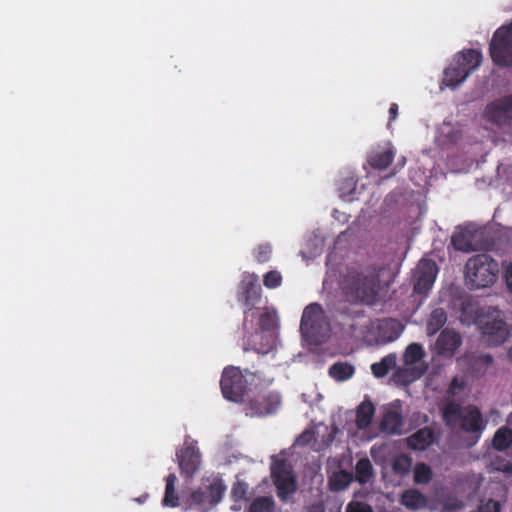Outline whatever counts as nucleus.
Listing matches in <instances>:
<instances>
[{
	"mask_svg": "<svg viewBox=\"0 0 512 512\" xmlns=\"http://www.w3.org/2000/svg\"><path fill=\"white\" fill-rule=\"evenodd\" d=\"M375 415V406L369 399H364L356 408L355 423L358 429L369 427Z\"/></svg>",
	"mask_w": 512,
	"mask_h": 512,
	"instance_id": "nucleus-23",
	"label": "nucleus"
},
{
	"mask_svg": "<svg viewBox=\"0 0 512 512\" xmlns=\"http://www.w3.org/2000/svg\"><path fill=\"white\" fill-rule=\"evenodd\" d=\"M499 273L498 263L487 254L475 255L465 265V284L470 289H483L492 286Z\"/></svg>",
	"mask_w": 512,
	"mask_h": 512,
	"instance_id": "nucleus-2",
	"label": "nucleus"
},
{
	"mask_svg": "<svg viewBox=\"0 0 512 512\" xmlns=\"http://www.w3.org/2000/svg\"><path fill=\"white\" fill-rule=\"evenodd\" d=\"M389 114H390V121H393L396 119L397 115H398V105L393 103L391 104L390 108H389Z\"/></svg>",
	"mask_w": 512,
	"mask_h": 512,
	"instance_id": "nucleus-49",
	"label": "nucleus"
},
{
	"mask_svg": "<svg viewBox=\"0 0 512 512\" xmlns=\"http://www.w3.org/2000/svg\"><path fill=\"white\" fill-rule=\"evenodd\" d=\"M176 460L181 473L185 479L192 478L201 467V453L197 442L187 438L183 446L176 453Z\"/></svg>",
	"mask_w": 512,
	"mask_h": 512,
	"instance_id": "nucleus-13",
	"label": "nucleus"
},
{
	"mask_svg": "<svg viewBox=\"0 0 512 512\" xmlns=\"http://www.w3.org/2000/svg\"><path fill=\"white\" fill-rule=\"evenodd\" d=\"M402 329L401 324L396 320H378L367 329L364 339L370 345L384 344L397 339Z\"/></svg>",
	"mask_w": 512,
	"mask_h": 512,
	"instance_id": "nucleus-14",
	"label": "nucleus"
},
{
	"mask_svg": "<svg viewBox=\"0 0 512 512\" xmlns=\"http://www.w3.org/2000/svg\"><path fill=\"white\" fill-rule=\"evenodd\" d=\"M336 429L323 424H319L314 428L304 431L296 440L299 446L310 445L314 450L318 451L328 446L334 438Z\"/></svg>",
	"mask_w": 512,
	"mask_h": 512,
	"instance_id": "nucleus-18",
	"label": "nucleus"
},
{
	"mask_svg": "<svg viewBox=\"0 0 512 512\" xmlns=\"http://www.w3.org/2000/svg\"><path fill=\"white\" fill-rule=\"evenodd\" d=\"M482 59V53L475 49L456 54L444 70L441 89L443 86L454 89L462 84L480 66Z\"/></svg>",
	"mask_w": 512,
	"mask_h": 512,
	"instance_id": "nucleus-3",
	"label": "nucleus"
},
{
	"mask_svg": "<svg viewBox=\"0 0 512 512\" xmlns=\"http://www.w3.org/2000/svg\"><path fill=\"white\" fill-rule=\"evenodd\" d=\"M392 280L391 272L385 267L366 268L351 277V283L345 287L347 293L363 302L372 303L379 292Z\"/></svg>",
	"mask_w": 512,
	"mask_h": 512,
	"instance_id": "nucleus-1",
	"label": "nucleus"
},
{
	"mask_svg": "<svg viewBox=\"0 0 512 512\" xmlns=\"http://www.w3.org/2000/svg\"><path fill=\"white\" fill-rule=\"evenodd\" d=\"M463 507V503L458 499H449L444 503L443 508L445 510H457Z\"/></svg>",
	"mask_w": 512,
	"mask_h": 512,
	"instance_id": "nucleus-47",
	"label": "nucleus"
},
{
	"mask_svg": "<svg viewBox=\"0 0 512 512\" xmlns=\"http://www.w3.org/2000/svg\"><path fill=\"white\" fill-rule=\"evenodd\" d=\"M453 305L459 310V320L464 325H479V318L487 316V310H481L477 302L468 297L459 298Z\"/></svg>",
	"mask_w": 512,
	"mask_h": 512,
	"instance_id": "nucleus-21",
	"label": "nucleus"
},
{
	"mask_svg": "<svg viewBox=\"0 0 512 512\" xmlns=\"http://www.w3.org/2000/svg\"><path fill=\"white\" fill-rule=\"evenodd\" d=\"M439 136L448 143H457L462 137V129L451 123H443L439 128Z\"/></svg>",
	"mask_w": 512,
	"mask_h": 512,
	"instance_id": "nucleus-30",
	"label": "nucleus"
},
{
	"mask_svg": "<svg viewBox=\"0 0 512 512\" xmlns=\"http://www.w3.org/2000/svg\"><path fill=\"white\" fill-rule=\"evenodd\" d=\"M352 481V475L345 471L333 473L330 478V486L333 490L340 491L345 489Z\"/></svg>",
	"mask_w": 512,
	"mask_h": 512,
	"instance_id": "nucleus-36",
	"label": "nucleus"
},
{
	"mask_svg": "<svg viewBox=\"0 0 512 512\" xmlns=\"http://www.w3.org/2000/svg\"><path fill=\"white\" fill-rule=\"evenodd\" d=\"M265 326L267 327L270 324L269 318L264 319Z\"/></svg>",
	"mask_w": 512,
	"mask_h": 512,
	"instance_id": "nucleus-53",
	"label": "nucleus"
},
{
	"mask_svg": "<svg viewBox=\"0 0 512 512\" xmlns=\"http://www.w3.org/2000/svg\"><path fill=\"white\" fill-rule=\"evenodd\" d=\"M432 471L427 465L420 463L414 469V480L416 483L425 484L430 481Z\"/></svg>",
	"mask_w": 512,
	"mask_h": 512,
	"instance_id": "nucleus-38",
	"label": "nucleus"
},
{
	"mask_svg": "<svg viewBox=\"0 0 512 512\" xmlns=\"http://www.w3.org/2000/svg\"><path fill=\"white\" fill-rule=\"evenodd\" d=\"M489 458V467L491 470L500 471L506 474H512V461L505 460L500 455L494 452H490Z\"/></svg>",
	"mask_w": 512,
	"mask_h": 512,
	"instance_id": "nucleus-34",
	"label": "nucleus"
},
{
	"mask_svg": "<svg viewBox=\"0 0 512 512\" xmlns=\"http://www.w3.org/2000/svg\"><path fill=\"white\" fill-rule=\"evenodd\" d=\"M404 419L402 404L395 400L381 407L380 428L386 434L396 435L403 432Z\"/></svg>",
	"mask_w": 512,
	"mask_h": 512,
	"instance_id": "nucleus-17",
	"label": "nucleus"
},
{
	"mask_svg": "<svg viewBox=\"0 0 512 512\" xmlns=\"http://www.w3.org/2000/svg\"><path fill=\"white\" fill-rule=\"evenodd\" d=\"M461 345V337L452 330H444L435 343V351L438 355L451 358L459 346Z\"/></svg>",
	"mask_w": 512,
	"mask_h": 512,
	"instance_id": "nucleus-22",
	"label": "nucleus"
},
{
	"mask_svg": "<svg viewBox=\"0 0 512 512\" xmlns=\"http://www.w3.org/2000/svg\"><path fill=\"white\" fill-rule=\"evenodd\" d=\"M401 503L408 509L419 510L426 506L427 499L418 490L410 489L402 494Z\"/></svg>",
	"mask_w": 512,
	"mask_h": 512,
	"instance_id": "nucleus-26",
	"label": "nucleus"
},
{
	"mask_svg": "<svg viewBox=\"0 0 512 512\" xmlns=\"http://www.w3.org/2000/svg\"><path fill=\"white\" fill-rule=\"evenodd\" d=\"M373 476L372 465L368 459H361L356 464V479L359 483H367Z\"/></svg>",
	"mask_w": 512,
	"mask_h": 512,
	"instance_id": "nucleus-35",
	"label": "nucleus"
},
{
	"mask_svg": "<svg viewBox=\"0 0 512 512\" xmlns=\"http://www.w3.org/2000/svg\"><path fill=\"white\" fill-rule=\"evenodd\" d=\"M252 375L246 373L245 375L237 367L225 368L221 378V391L229 401L245 402L247 394V384L252 380Z\"/></svg>",
	"mask_w": 512,
	"mask_h": 512,
	"instance_id": "nucleus-9",
	"label": "nucleus"
},
{
	"mask_svg": "<svg viewBox=\"0 0 512 512\" xmlns=\"http://www.w3.org/2000/svg\"><path fill=\"white\" fill-rule=\"evenodd\" d=\"M355 373V367L348 362H337L329 368V375L338 382L349 380Z\"/></svg>",
	"mask_w": 512,
	"mask_h": 512,
	"instance_id": "nucleus-27",
	"label": "nucleus"
},
{
	"mask_svg": "<svg viewBox=\"0 0 512 512\" xmlns=\"http://www.w3.org/2000/svg\"><path fill=\"white\" fill-rule=\"evenodd\" d=\"M271 472L279 497L285 499L295 492L294 476L290 465L285 462L283 455L273 457Z\"/></svg>",
	"mask_w": 512,
	"mask_h": 512,
	"instance_id": "nucleus-16",
	"label": "nucleus"
},
{
	"mask_svg": "<svg viewBox=\"0 0 512 512\" xmlns=\"http://www.w3.org/2000/svg\"><path fill=\"white\" fill-rule=\"evenodd\" d=\"M484 360H485V362H486L487 364L492 363V357H491V356H489V355L485 356V357H484Z\"/></svg>",
	"mask_w": 512,
	"mask_h": 512,
	"instance_id": "nucleus-50",
	"label": "nucleus"
},
{
	"mask_svg": "<svg viewBox=\"0 0 512 512\" xmlns=\"http://www.w3.org/2000/svg\"><path fill=\"white\" fill-rule=\"evenodd\" d=\"M443 418L451 427H460L472 432H481L484 429V422L476 407L468 406L461 409L458 404L450 402L443 409Z\"/></svg>",
	"mask_w": 512,
	"mask_h": 512,
	"instance_id": "nucleus-6",
	"label": "nucleus"
},
{
	"mask_svg": "<svg viewBox=\"0 0 512 512\" xmlns=\"http://www.w3.org/2000/svg\"><path fill=\"white\" fill-rule=\"evenodd\" d=\"M346 512H373L372 509L361 502H352L347 506Z\"/></svg>",
	"mask_w": 512,
	"mask_h": 512,
	"instance_id": "nucleus-46",
	"label": "nucleus"
},
{
	"mask_svg": "<svg viewBox=\"0 0 512 512\" xmlns=\"http://www.w3.org/2000/svg\"><path fill=\"white\" fill-rule=\"evenodd\" d=\"M446 319L443 309L437 308L433 310L427 323V333L429 335L435 334L445 324Z\"/></svg>",
	"mask_w": 512,
	"mask_h": 512,
	"instance_id": "nucleus-32",
	"label": "nucleus"
},
{
	"mask_svg": "<svg viewBox=\"0 0 512 512\" xmlns=\"http://www.w3.org/2000/svg\"><path fill=\"white\" fill-rule=\"evenodd\" d=\"M411 468V459L406 455H399L394 459L393 469L399 474H407Z\"/></svg>",
	"mask_w": 512,
	"mask_h": 512,
	"instance_id": "nucleus-39",
	"label": "nucleus"
},
{
	"mask_svg": "<svg viewBox=\"0 0 512 512\" xmlns=\"http://www.w3.org/2000/svg\"><path fill=\"white\" fill-rule=\"evenodd\" d=\"M282 276L278 271H270L264 276V285L269 289L277 288L281 285Z\"/></svg>",
	"mask_w": 512,
	"mask_h": 512,
	"instance_id": "nucleus-41",
	"label": "nucleus"
},
{
	"mask_svg": "<svg viewBox=\"0 0 512 512\" xmlns=\"http://www.w3.org/2000/svg\"><path fill=\"white\" fill-rule=\"evenodd\" d=\"M452 245L460 251H470L473 249V234L469 229L458 228L452 236Z\"/></svg>",
	"mask_w": 512,
	"mask_h": 512,
	"instance_id": "nucleus-25",
	"label": "nucleus"
},
{
	"mask_svg": "<svg viewBox=\"0 0 512 512\" xmlns=\"http://www.w3.org/2000/svg\"><path fill=\"white\" fill-rule=\"evenodd\" d=\"M232 509H233V510H240V509H241V506H240V505H237V504H234V505L232 506Z\"/></svg>",
	"mask_w": 512,
	"mask_h": 512,
	"instance_id": "nucleus-51",
	"label": "nucleus"
},
{
	"mask_svg": "<svg viewBox=\"0 0 512 512\" xmlns=\"http://www.w3.org/2000/svg\"><path fill=\"white\" fill-rule=\"evenodd\" d=\"M177 476L170 474L166 478L165 495L163 498V505L167 507H176L179 504V497L175 492V483Z\"/></svg>",
	"mask_w": 512,
	"mask_h": 512,
	"instance_id": "nucleus-29",
	"label": "nucleus"
},
{
	"mask_svg": "<svg viewBox=\"0 0 512 512\" xmlns=\"http://www.w3.org/2000/svg\"><path fill=\"white\" fill-rule=\"evenodd\" d=\"M396 365V355L389 354L381 361L371 365L372 373L375 377L380 378L385 376L389 370Z\"/></svg>",
	"mask_w": 512,
	"mask_h": 512,
	"instance_id": "nucleus-31",
	"label": "nucleus"
},
{
	"mask_svg": "<svg viewBox=\"0 0 512 512\" xmlns=\"http://www.w3.org/2000/svg\"><path fill=\"white\" fill-rule=\"evenodd\" d=\"M437 276V266L432 260H421L415 270V291L425 293L431 289Z\"/></svg>",
	"mask_w": 512,
	"mask_h": 512,
	"instance_id": "nucleus-20",
	"label": "nucleus"
},
{
	"mask_svg": "<svg viewBox=\"0 0 512 512\" xmlns=\"http://www.w3.org/2000/svg\"><path fill=\"white\" fill-rule=\"evenodd\" d=\"M490 55L496 65H512V21L494 32L490 42Z\"/></svg>",
	"mask_w": 512,
	"mask_h": 512,
	"instance_id": "nucleus-11",
	"label": "nucleus"
},
{
	"mask_svg": "<svg viewBox=\"0 0 512 512\" xmlns=\"http://www.w3.org/2000/svg\"><path fill=\"white\" fill-rule=\"evenodd\" d=\"M433 441V434L428 428L420 429L408 438V445L415 450H423Z\"/></svg>",
	"mask_w": 512,
	"mask_h": 512,
	"instance_id": "nucleus-28",
	"label": "nucleus"
},
{
	"mask_svg": "<svg viewBox=\"0 0 512 512\" xmlns=\"http://www.w3.org/2000/svg\"><path fill=\"white\" fill-rule=\"evenodd\" d=\"M277 313L275 311H263L259 313L260 331L252 336V345L258 353L270 352L276 344Z\"/></svg>",
	"mask_w": 512,
	"mask_h": 512,
	"instance_id": "nucleus-10",
	"label": "nucleus"
},
{
	"mask_svg": "<svg viewBox=\"0 0 512 512\" xmlns=\"http://www.w3.org/2000/svg\"><path fill=\"white\" fill-rule=\"evenodd\" d=\"M483 118L499 127L512 125V95L502 96L489 102L482 113Z\"/></svg>",
	"mask_w": 512,
	"mask_h": 512,
	"instance_id": "nucleus-15",
	"label": "nucleus"
},
{
	"mask_svg": "<svg viewBox=\"0 0 512 512\" xmlns=\"http://www.w3.org/2000/svg\"><path fill=\"white\" fill-rule=\"evenodd\" d=\"M465 391V383L462 378L455 377L450 386H449V394L452 396H460L464 394Z\"/></svg>",
	"mask_w": 512,
	"mask_h": 512,
	"instance_id": "nucleus-44",
	"label": "nucleus"
},
{
	"mask_svg": "<svg viewBox=\"0 0 512 512\" xmlns=\"http://www.w3.org/2000/svg\"><path fill=\"white\" fill-rule=\"evenodd\" d=\"M512 443V431L506 427L498 429L493 438V446L501 451L508 448Z\"/></svg>",
	"mask_w": 512,
	"mask_h": 512,
	"instance_id": "nucleus-33",
	"label": "nucleus"
},
{
	"mask_svg": "<svg viewBox=\"0 0 512 512\" xmlns=\"http://www.w3.org/2000/svg\"><path fill=\"white\" fill-rule=\"evenodd\" d=\"M322 248H323V239L316 238L315 244H314V249L309 252L310 256L318 255L319 253H321Z\"/></svg>",
	"mask_w": 512,
	"mask_h": 512,
	"instance_id": "nucleus-48",
	"label": "nucleus"
},
{
	"mask_svg": "<svg viewBox=\"0 0 512 512\" xmlns=\"http://www.w3.org/2000/svg\"><path fill=\"white\" fill-rule=\"evenodd\" d=\"M226 490V486L218 476L212 475L202 480L201 486L193 490L190 496V504L207 512L221 500Z\"/></svg>",
	"mask_w": 512,
	"mask_h": 512,
	"instance_id": "nucleus-7",
	"label": "nucleus"
},
{
	"mask_svg": "<svg viewBox=\"0 0 512 512\" xmlns=\"http://www.w3.org/2000/svg\"><path fill=\"white\" fill-rule=\"evenodd\" d=\"M261 287L254 273L243 275L238 288V299L247 306H255L260 301Z\"/></svg>",
	"mask_w": 512,
	"mask_h": 512,
	"instance_id": "nucleus-19",
	"label": "nucleus"
},
{
	"mask_svg": "<svg viewBox=\"0 0 512 512\" xmlns=\"http://www.w3.org/2000/svg\"><path fill=\"white\" fill-rule=\"evenodd\" d=\"M273 500L270 497H258L249 507V512H272Z\"/></svg>",
	"mask_w": 512,
	"mask_h": 512,
	"instance_id": "nucleus-37",
	"label": "nucleus"
},
{
	"mask_svg": "<svg viewBox=\"0 0 512 512\" xmlns=\"http://www.w3.org/2000/svg\"><path fill=\"white\" fill-rule=\"evenodd\" d=\"M300 331L305 342L320 344L330 336V323L322 307L311 303L305 307L301 321Z\"/></svg>",
	"mask_w": 512,
	"mask_h": 512,
	"instance_id": "nucleus-4",
	"label": "nucleus"
},
{
	"mask_svg": "<svg viewBox=\"0 0 512 512\" xmlns=\"http://www.w3.org/2000/svg\"><path fill=\"white\" fill-rule=\"evenodd\" d=\"M499 490L502 493L503 492V487L499 486Z\"/></svg>",
	"mask_w": 512,
	"mask_h": 512,
	"instance_id": "nucleus-54",
	"label": "nucleus"
},
{
	"mask_svg": "<svg viewBox=\"0 0 512 512\" xmlns=\"http://www.w3.org/2000/svg\"><path fill=\"white\" fill-rule=\"evenodd\" d=\"M503 278L507 291L512 294V262L504 268Z\"/></svg>",
	"mask_w": 512,
	"mask_h": 512,
	"instance_id": "nucleus-45",
	"label": "nucleus"
},
{
	"mask_svg": "<svg viewBox=\"0 0 512 512\" xmlns=\"http://www.w3.org/2000/svg\"><path fill=\"white\" fill-rule=\"evenodd\" d=\"M272 249L269 244H261L255 249V258L258 262L264 263L269 260Z\"/></svg>",
	"mask_w": 512,
	"mask_h": 512,
	"instance_id": "nucleus-43",
	"label": "nucleus"
},
{
	"mask_svg": "<svg viewBox=\"0 0 512 512\" xmlns=\"http://www.w3.org/2000/svg\"><path fill=\"white\" fill-rule=\"evenodd\" d=\"M424 358L425 351L420 344L408 345L403 354L402 364L394 372L395 382L406 385L419 379L428 367Z\"/></svg>",
	"mask_w": 512,
	"mask_h": 512,
	"instance_id": "nucleus-5",
	"label": "nucleus"
},
{
	"mask_svg": "<svg viewBox=\"0 0 512 512\" xmlns=\"http://www.w3.org/2000/svg\"><path fill=\"white\" fill-rule=\"evenodd\" d=\"M245 413L250 417H262L276 411L281 400L278 393L263 392L254 394L252 391L245 398Z\"/></svg>",
	"mask_w": 512,
	"mask_h": 512,
	"instance_id": "nucleus-12",
	"label": "nucleus"
},
{
	"mask_svg": "<svg viewBox=\"0 0 512 512\" xmlns=\"http://www.w3.org/2000/svg\"><path fill=\"white\" fill-rule=\"evenodd\" d=\"M247 490H248L247 484L242 481H237L234 484L231 494H232V498L234 499L235 503L244 502L246 500Z\"/></svg>",
	"mask_w": 512,
	"mask_h": 512,
	"instance_id": "nucleus-40",
	"label": "nucleus"
},
{
	"mask_svg": "<svg viewBox=\"0 0 512 512\" xmlns=\"http://www.w3.org/2000/svg\"><path fill=\"white\" fill-rule=\"evenodd\" d=\"M482 341L488 346L503 344L510 336V330L501 313L487 309V316L479 318Z\"/></svg>",
	"mask_w": 512,
	"mask_h": 512,
	"instance_id": "nucleus-8",
	"label": "nucleus"
},
{
	"mask_svg": "<svg viewBox=\"0 0 512 512\" xmlns=\"http://www.w3.org/2000/svg\"><path fill=\"white\" fill-rule=\"evenodd\" d=\"M147 498V495H144L141 499H137L139 503H142Z\"/></svg>",
	"mask_w": 512,
	"mask_h": 512,
	"instance_id": "nucleus-52",
	"label": "nucleus"
},
{
	"mask_svg": "<svg viewBox=\"0 0 512 512\" xmlns=\"http://www.w3.org/2000/svg\"><path fill=\"white\" fill-rule=\"evenodd\" d=\"M394 155V148L391 144H387L385 148L376 150L370 155L369 163L374 168L384 170L391 164Z\"/></svg>",
	"mask_w": 512,
	"mask_h": 512,
	"instance_id": "nucleus-24",
	"label": "nucleus"
},
{
	"mask_svg": "<svg viewBox=\"0 0 512 512\" xmlns=\"http://www.w3.org/2000/svg\"><path fill=\"white\" fill-rule=\"evenodd\" d=\"M500 509V501L495 499H484L478 507V512H500Z\"/></svg>",
	"mask_w": 512,
	"mask_h": 512,
	"instance_id": "nucleus-42",
	"label": "nucleus"
}]
</instances>
